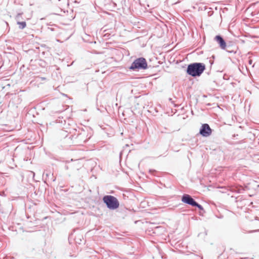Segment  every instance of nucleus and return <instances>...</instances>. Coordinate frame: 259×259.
Wrapping results in <instances>:
<instances>
[{"label":"nucleus","instance_id":"obj_7","mask_svg":"<svg viewBox=\"0 0 259 259\" xmlns=\"http://www.w3.org/2000/svg\"><path fill=\"white\" fill-rule=\"evenodd\" d=\"M17 24L19 25V28L22 29L23 28H24L26 26V22L23 21V22H17Z\"/></svg>","mask_w":259,"mask_h":259},{"label":"nucleus","instance_id":"obj_1","mask_svg":"<svg viewBox=\"0 0 259 259\" xmlns=\"http://www.w3.org/2000/svg\"><path fill=\"white\" fill-rule=\"evenodd\" d=\"M205 69V65L203 63H194L188 65L187 72L192 76H199Z\"/></svg>","mask_w":259,"mask_h":259},{"label":"nucleus","instance_id":"obj_6","mask_svg":"<svg viewBox=\"0 0 259 259\" xmlns=\"http://www.w3.org/2000/svg\"><path fill=\"white\" fill-rule=\"evenodd\" d=\"M214 39L220 45V47L221 49H225L226 47V44L222 37L220 35H217L215 37Z\"/></svg>","mask_w":259,"mask_h":259},{"label":"nucleus","instance_id":"obj_2","mask_svg":"<svg viewBox=\"0 0 259 259\" xmlns=\"http://www.w3.org/2000/svg\"><path fill=\"white\" fill-rule=\"evenodd\" d=\"M103 202L107 207L112 210L117 209L119 206V203L117 199L112 195H106L103 198Z\"/></svg>","mask_w":259,"mask_h":259},{"label":"nucleus","instance_id":"obj_9","mask_svg":"<svg viewBox=\"0 0 259 259\" xmlns=\"http://www.w3.org/2000/svg\"><path fill=\"white\" fill-rule=\"evenodd\" d=\"M21 13L18 14V15L16 16V19L17 20H18L19 19V18L21 17Z\"/></svg>","mask_w":259,"mask_h":259},{"label":"nucleus","instance_id":"obj_3","mask_svg":"<svg viewBox=\"0 0 259 259\" xmlns=\"http://www.w3.org/2000/svg\"><path fill=\"white\" fill-rule=\"evenodd\" d=\"M147 67V64L146 59L144 58H140L134 61L130 68L132 70L145 69Z\"/></svg>","mask_w":259,"mask_h":259},{"label":"nucleus","instance_id":"obj_8","mask_svg":"<svg viewBox=\"0 0 259 259\" xmlns=\"http://www.w3.org/2000/svg\"><path fill=\"white\" fill-rule=\"evenodd\" d=\"M196 205H194L193 206H196V207H197L200 210H202L203 209V207L201 205H200L198 203H197L196 202Z\"/></svg>","mask_w":259,"mask_h":259},{"label":"nucleus","instance_id":"obj_10","mask_svg":"<svg viewBox=\"0 0 259 259\" xmlns=\"http://www.w3.org/2000/svg\"><path fill=\"white\" fill-rule=\"evenodd\" d=\"M249 63L250 64H252V60H250L249 61Z\"/></svg>","mask_w":259,"mask_h":259},{"label":"nucleus","instance_id":"obj_5","mask_svg":"<svg viewBox=\"0 0 259 259\" xmlns=\"http://www.w3.org/2000/svg\"><path fill=\"white\" fill-rule=\"evenodd\" d=\"M182 201L193 206L194 205H196V201L188 194H184L183 195Z\"/></svg>","mask_w":259,"mask_h":259},{"label":"nucleus","instance_id":"obj_11","mask_svg":"<svg viewBox=\"0 0 259 259\" xmlns=\"http://www.w3.org/2000/svg\"><path fill=\"white\" fill-rule=\"evenodd\" d=\"M149 171H150V172H152V170H150Z\"/></svg>","mask_w":259,"mask_h":259},{"label":"nucleus","instance_id":"obj_4","mask_svg":"<svg viewBox=\"0 0 259 259\" xmlns=\"http://www.w3.org/2000/svg\"><path fill=\"white\" fill-rule=\"evenodd\" d=\"M211 129L208 124H203L199 131V134L203 137H208L211 134Z\"/></svg>","mask_w":259,"mask_h":259}]
</instances>
